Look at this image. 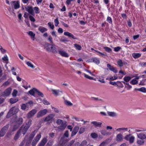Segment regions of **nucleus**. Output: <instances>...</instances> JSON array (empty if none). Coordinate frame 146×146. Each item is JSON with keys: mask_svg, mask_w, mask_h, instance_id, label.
Returning a JSON list of instances; mask_svg holds the SVG:
<instances>
[{"mask_svg": "<svg viewBox=\"0 0 146 146\" xmlns=\"http://www.w3.org/2000/svg\"><path fill=\"white\" fill-rule=\"evenodd\" d=\"M19 109L18 108L15 107H13L10 110L8 113L7 115V118L9 117L13 114L17 113Z\"/></svg>", "mask_w": 146, "mask_h": 146, "instance_id": "obj_1", "label": "nucleus"}, {"mask_svg": "<svg viewBox=\"0 0 146 146\" xmlns=\"http://www.w3.org/2000/svg\"><path fill=\"white\" fill-rule=\"evenodd\" d=\"M124 139L127 141H129L130 143H133L134 141L135 137L131 134H129L125 135Z\"/></svg>", "mask_w": 146, "mask_h": 146, "instance_id": "obj_2", "label": "nucleus"}, {"mask_svg": "<svg viewBox=\"0 0 146 146\" xmlns=\"http://www.w3.org/2000/svg\"><path fill=\"white\" fill-rule=\"evenodd\" d=\"M48 112V110L46 109H44L41 110L37 113L36 117L38 118L42 117L46 114Z\"/></svg>", "mask_w": 146, "mask_h": 146, "instance_id": "obj_3", "label": "nucleus"}, {"mask_svg": "<svg viewBox=\"0 0 146 146\" xmlns=\"http://www.w3.org/2000/svg\"><path fill=\"white\" fill-rule=\"evenodd\" d=\"M12 89L11 88L9 87L7 88L2 93V95L4 96H8L11 94Z\"/></svg>", "mask_w": 146, "mask_h": 146, "instance_id": "obj_4", "label": "nucleus"}, {"mask_svg": "<svg viewBox=\"0 0 146 146\" xmlns=\"http://www.w3.org/2000/svg\"><path fill=\"white\" fill-rule=\"evenodd\" d=\"M12 3L14 9H17L20 7V2L19 1H12Z\"/></svg>", "mask_w": 146, "mask_h": 146, "instance_id": "obj_5", "label": "nucleus"}, {"mask_svg": "<svg viewBox=\"0 0 146 146\" xmlns=\"http://www.w3.org/2000/svg\"><path fill=\"white\" fill-rule=\"evenodd\" d=\"M8 128V125L4 127L0 131V137H3L4 136Z\"/></svg>", "mask_w": 146, "mask_h": 146, "instance_id": "obj_6", "label": "nucleus"}, {"mask_svg": "<svg viewBox=\"0 0 146 146\" xmlns=\"http://www.w3.org/2000/svg\"><path fill=\"white\" fill-rule=\"evenodd\" d=\"M59 54L62 56L68 58L69 56L68 53L64 50H60L58 51Z\"/></svg>", "mask_w": 146, "mask_h": 146, "instance_id": "obj_7", "label": "nucleus"}, {"mask_svg": "<svg viewBox=\"0 0 146 146\" xmlns=\"http://www.w3.org/2000/svg\"><path fill=\"white\" fill-rule=\"evenodd\" d=\"M123 135L119 133L116 136V141L118 142H121L123 140Z\"/></svg>", "mask_w": 146, "mask_h": 146, "instance_id": "obj_8", "label": "nucleus"}, {"mask_svg": "<svg viewBox=\"0 0 146 146\" xmlns=\"http://www.w3.org/2000/svg\"><path fill=\"white\" fill-rule=\"evenodd\" d=\"M37 110L35 109H33L30 111L27 114V117L30 118L33 117L36 113Z\"/></svg>", "mask_w": 146, "mask_h": 146, "instance_id": "obj_9", "label": "nucleus"}, {"mask_svg": "<svg viewBox=\"0 0 146 146\" xmlns=\"http://www.w3.org/2000/svg\"><path fill=\"white\" fill-rule=\"evenodd\" d=\"M45 48L48 51H53V45L47 43L45 44Z\"/></svg>", "mask_w": 146, "mask_h": 146, "instance_id": "obj_10", "label": "nucleus"}, {"mask_svg": "<svg viewBox=\"0 0 146 146\" xmlns=\"http://www.w3.org/2000/svg\"><path fill=\"white\" fill-rule=\"evenodd\" d=\"M88 63L94 62L97 64H99L100 61L97 58H94L89 59L86 61Z\"/></svg>", "mask_w": 146, "mask_h": 146, "instance_id": "obj_11", "label": "nucleus"}, {"mask_svg": "<svg viewBox=\"0 0 146 146\" xmlns=\"http://www.w3.org/2000/svg\"><path fill=\"white\" fill-rule=\"evenodd\" d=\"M54 116V114H49L45 117L44 119V121L46 122L51 121Z\"/></svg>", "mask_w": 146, "mask_h": 146, "instance_id": "obj_12", "label": "nucleus"}, {"mask_svg": "<svg viewBox=\"0 0 146 146\" xmlns=\"http://www.w3.org/2000/svg\"><path fill=\"white\" fill-rule=\"evenodd\" d=\"M25 9L26 11H27L29 14L33 15L34 14V12L33 10V7L30 6H28L25 7Z\"/></svg>", "mask_w": 146, "mask_h": 146, "instance_id": "obj_13", "label": "nucleus"}, {"mask_svg": "<svg viewBox=\"0 0 146 146\" xmlns=\"http://www.w3.org/2000/svg\"><path fill=\"white\" fill-rule=\"evenodd\" d=\"M52 91L54 95L56 96L60 95L63 93L62 91H60L59 90L52 89Z\"/></svg>", "mask_w": 146, "mask_h": 146, "instance_id": "obj_14", "label": "nucleus"}, {"mask_svg": "<svg viewBox=\"0 0 146 146\" xmlns=\"http://www.w3.org/2000/svg\"><path fill=\"white\" fill-rule=\"evenodd\" d=\"M79 129V127L78 126H76L73 128L71 134V136H73L76 135L78 132Z\"/></svg>", "mask_w": 146, "mask_h": 146, "instance_id": "obj_15", "label": "nucleus"}, {"mask_svg": "<svg viewBox=\"0 0 146 146\" xmlns=\"http://www.w3.org/2000/svg\"><path fill=\"white\" fill-rule=\"evenodd\" d=\"M91 124L95 127H100L102 124V123L100 122L94 121H92L91 122Z\"/></svg>", "mask_w": 146, "mask_h": 146, "instance_id": "obj_16", "label": "nucleus"}, {"mask_svg": "<svg viewBox=\"0 0 146 146\" xmlns=\"http://www.w3.org/2000/svg\"><path fill=\"white\" fill-rule=\"evenodd\" d=\"M107 66L108 68L106 69V70H108L109 69L110 70L113 71L114 73H116L117 72V70L113 66L109 64H107Z\"/></svg>", "mask_w": 146, "mask_h": 146, "instance_id": "obj_17", "label": "nucleus"}, {"mask_svg": "<svg viewBox=\"0 0 146 146\" xmlns=\"http://www.w3.org/2000/svg\"><path fill=\"white\" fill-rule=\"evenodd\" d=\"M28 129L25 126L24 127V125H23L18 131H20L21 134L22 133L24 135L26 133Z\"/></svg>", "mask_w": 146, "mask_h": 146, "instance_id": "obj_18", "label": "nucleus"}, {"mask_svg": "<svg viewBox=\"0 0 146 146\" xmlns=\"http://www.w3.org/2000/svg\"><path fill=\"white\" fill-rule=\"evenodd\" d=\"M116 131L119 132H121L122 131L125 132L128 131V129L127 127H122L118 128H115V129Z\"/></svg>", "mask_w": 146, "mask_h": 146, "instance_id": "obj_19", "label": "nucleus"}, {"mask_svg": "<svg viewBox=\"0 0 146 146\" xmlns=\"http://www.w3.org/2000/svg\"><path fill=\"white\" fill-rule=\"evenodd\" d=\"M67 126L66 123L60 125L58 127V129L59 131H63L66 128Z\"/></svg>", "mask_w": 146, "mask_h": 146, "instance_id": "obj_20", "label": "nucleus"}, {"mask_svg": "<svg viewBox=\"0 0 146 146\" xmlns=\"http://www.w3.org/2000/svg\"><path fill=\"white\" fill-rule=\"evenodd\" d=\"M47 141V139L46 138H43L41 141L38 144L37 146H44Z\"/></svg>", "mask_w": 146, "mask_h": 146, "instance_id": "obj_21", "label": "nucleus"}, {"mask_svg": "<svg viewBox=\"0 0 146 146\" xmlns=\"http://www.w3.org/2000/svg\"><path fill=\"white\" fill-rule=\"evenodd\" d=\"M107 113L109 116L111 117H115L117 115V113L113 111H108Z\"/></svg>", "mask_w": 146, "mask_h": 146, "instance_id": "obj_22", "label": "nucleus"}, {"mask_svg": "<svg viewBox=\"0 0 146 146\" xmlns=\"http://www.w3.org/2000/svg\"><path fill=\"white\" fill-rule=\"evenodd\" d=\"M64 34V35L67 36L69 37H71L73 39H76L74 36L71 33L68 31L65 32Z\"/></svg>", "mask_w": 146, "mask_h": 146, "instance_id": "obj_23", "label": "nucleus"}, {"mask_svg": "<svg viewBox=\"0 0 146 146\" xmlns=\"http://www.w3.org/2000/svg\"><path fill=\"white\" fill-rule=\"evenodd\" d=\"M145 134L143 133H141L139 134H137V136L140 139H145Z\"/></svg>", "mask_w": 146, "mask_h": 146, "instance_id": "obj_24", "label": "nucleus"}, {"mask_svg": "<svg viewBox=\"0 0 146 146\" xmlns=\"http://www.w3.org/2000/svg\"><path fill=\"white\" fill-rule=\"evenodd\" d=\"M30 36L33 40H34L35 34L32 31H29L27 33Z\"/></svg>", "mask_w": 146, "mask_h": 146, "instance_id": "obj_25", "label": "nucleus"}, {"mask_svg": "<svg viewBox=\"0 0 146 146\" xmlns=\"http://www.w3.org/2000/svg\"><path fill=\"white\" fill-rule=\"evenodd\" d=\"M23 122V119L21 117L16 119L15 123L19 125L22 124Z\"/></svg>", "mask_w": 146, "mask_h": 146, "instance_id": "obj_26", "label": "nucleus"}, {"mask_svg": "<svg viewBox=\"0 0 146 146\" xmlns=\"http://www.w3.org/2000/svg\"><path fill=\"white\" fill-rule=\"evenodd\" d=\"M36 91H37V89L35 88H33L31 90H30L29 92V93L31 95L33 96H34V94L35 92H36Z\"/></svg>", "mask_w": 146, "mask_h": 146, "instance_id": "obj_27", "label": "nucleus"}, {"mask_svg": "<svg viewBox=\"0 0 146 146\" xmlns=\"http://www.w3.org/2000/svg\"><path fill=\"white\" fill-rule=\"evenodd\" d=\"M38 29L42 33H43L47 31V29L46 28L41 26H40L38 28Z\"/></svg>", "mask_w": 146, "mask_h": 146, "instance_id": "obj_28", "label": "nucleus"}, {"mask_svg": "<svg viewBox=\"0 0 146 146\" xmlns=\"http://www.w3.org/2000/svg\"><path fill=\"white\" fill-rule=\"evenodd\" d=\"M19 100L18 98H11L10 99V102L11 104H14Z\"/></svg>", "mask_w": 146, "mask_h": 146, "instance_id": "obj_29", "label": "nucleus"}, {"mask_svg": "<svg viewBox=\"0 0 146 146\" xmlns=\"http://www.w3.org/2000/svg\"><path fill=\"white\" fill-rule=\"evenodd\" d=\"M32 123V121L31 120H29L28 122L26 123L25 125V127L28 129L31 125Z\"/></svg>", "mask_w": 146, "mask_h": 146, "instance_id": "obj_30", "label": "nucleus"}, {"mask_svg": "<svg viewBox=\"0 0 146 146\" xmlns=\"http://www.w3.org/2000/svg\"><path fill=\"white\" fill-rule=\"evenodd\" d=\"M135 131L137 132H145L146 131V129L143 128H136L135 129Z\"/></svg>", "mask_w": 146, "mask_h": 146, "instance_id": "obj_31", "label": "nucleus"}, {"mask_svg": "<svg viewBox=\"0 0 146 146\" xmlns=\"http://www.w3.org/2000/svg\"><path fill=\"white\" fill-rule=\"evenodd\" d=\"M33 10L34 12H35L36 14H38L40 12L39 8L37 7H34L33 8Z\"/></svg>", "mask_w": 146, "mask_h": 146, "instance_id": "obj_32", "label": "nucleus"}, {"mask_svg": "<svg viewBox=\"0 0 146 146\" xmlns=\"http://www.w3.org/2000/svg\"><path fill=\"white\" fill-rule=\"evenodd\" d=\"M132 56L134 58H137L141 56V54L139 53H134L132 54Z\"/></svg>", "mask_w": 146, "mask_h": 146, "instance_id": "obj_33", "label": "nucleus"}, {"mask_svg": "<svg viewBox=\"0 0 146 146\" xmlns=\"http://www.w3.org/2000/svg\"><path fill=\"white\" fill-rule=\"evenodd\" d=\"M83 74L84 75V77L86 79H88L90 80H94V78L93 77H91L85 73H83Z\"/></svg>", "mask_w": 146, "mask_h": 146, "instance_id": "obj_34", "label": "nucleus"}, {"mask_svg": "<svg viewBox=\"0 0 146 146\" xmlns=\"http://www.w3.org/2000/svg\"><path fill=\"white\" fill-rule=\"evenodd\" d=\"M21 135V134L20 133V131H18L15 135L14 138V139L15 140H16L18 139Z\"/></svg>", "mask_w": 146, "mask_h": 146, "instance_id": "obj_35", "label": "nucleus"}, {"mask_svg": "<svg viewBox=\"0 0 146 146\" xmlns=\"http://www.w3.org/2000/svg\"><path fill=\"white\" fill-rule=\"evenodd\" d=\"M26 63L28 66L32 68H35L34 65L30 61L26 62Z\"/></svg>", "mask_w": 146, "mask_h": 146, "instance_id": "obj_36", "label": "nucleus"}, {"mask_svg": "<svg viewBox=\"0 0 146 146\" xmlns=\"http://www.w3.org/2000/svg\"><path fill=\"white\" fill-rule=\"evenodd\" d=\"M101 134L103 135H107L109 134V133L105 129L102 130L101 131Z\"/></svg>", "mask_w": 146, "mask_h": 146, "instance_id": "obj_37", "label": "nucleus"}, {"mask_svg": "<svg viewBox=\"0 0 146 146\" xmlns=\"http://www.w3.org/2000/svg\"><path fill=\"white\" fill-rule=\"evenodd\" d=\"M124 83L126 84V85L125 86V88H126L127 90L130 89L132 88V86L130 85L129 84H127L125 82H123Z\"/></svg>", "mask_w": 146, "mask_h": 146, "instance_id": "obj_38", "label": "nucleus"}, {"mask_svg": "<svg viewBox=\"0 0 146 146\" xmlns=\"http://www.w3.org/2000/svg\"><path fill=\"white\" fill-rule=\"evenodd\" d=\"M41 133H40L39 134L37 135L36 136L34 139L36 140L37 141H38L41 138Z\"/></svg>", "mask_w": 146, "mask_h": 146, "instance_id": "obj_39", "label": "nucleus"}, {"mask_svg": "<svg viewBox=\"0 0 146 146\" xmlns=\"http://www.w3.org/2000/svg\"><path fill=\"white\" fill-rule=\"evenodd\" d=\"M90 135L91 137L93 139L96 138L98 137V134L95 133H92Z\"/></svg>", "mask_w": 146, "mask_h": 146, "instance_id": "obj_40", "label": "nucleus"}, {"mask_svg": "<svg viewBox=\"0 0 146 146\" xmlns=\"http://www.w3.org/2000/svg\"><path fill=\"white\" fill-rule=\"evenodd\" d=\"M48 25L51 29H54V27L53 23L51 22H49L48 23Z\"/></svg>", "mask_w": 146, "mask_h": 146, "instance_id": "obj_41", "label": "nucleus"}, {"mask_svg": "<svg viewBox=\"0 0 146 146\" xmlns=\"http://www.w3.org/2000/svg\"><path fill=\"white\" fill-rule=\"evenodd\" d=\"M56 123L58 125H61L63 123H64L65 122H64L63 120L61 119H59L57 120L56 121Z\"/></svg>", "mask_w": 146, "mask_h": 146, "instance_id": "obj_42", "label": "nucleus"}, {"mask_svg": "<svg viewBox=\"0 0 146 146\" xmlns=\"http://www.w3.org/2000/svg\"><path fill=\"white\" fill-rule=\"evenodd\" d=\"M36 131H33L30 135L29 137V139H31L35 135Z\"/></svg>", "mask_w": 146, "mask_h": 146, "instance_id": "obj_43", "label": "nucleus"}, {"mask_svg": "<svg viewBox=\"0 0 146 146\" xmlns=\"http://www.w3.org/2000/svg\"><path fill=\"white\" fill-rule=\"evenodd\" d=\"M137 142L138 144L140 145H143L144 144V143L143 141L140 139H137Z\"/></svg>", "mask_w": 146, "mask_h": 146, "instance_id": "obj_44", "label": "nucleus"}, {"mask_svg": "<svg viewBox=\"0 0 146 146\" xmlns=\"http://www.w3.org/2000/svg\"><path fill=\"white\" fill-rule=\"evenodd\" d=\"M87 144V141L86 140H84L81 142L80 146H86Z\"/></svg>", "mask_w": 146, "mask_h": 146, "instance_id": "obj_45", "label": "nucleus"}, {"mask_svg": "<svg viewBox=\"0 0 146 146\" xmlns=\"http://www.w3.org/2000/svg\"><path fill=\"white\" fill-rule=\"evenodd\" d=\"M74 46L76 49L77 50H80L81 49V46L79 44H74Z\"/></svg>", "mask_w": 146, "mask_h": 146, "instance_id": "obj_46", "label": "nucleus"}, {"mask_svg": "<svg viewBox=\"0 0 146 146\" xmlns=\"http://www.w3.org/2000/svg\"><path fill=\"white\" fill-rule=\"evenodd\" d=\"M17 93L18 91L17 90L15 89L14 90L12 93V95L13 96L16 97L17 95Z\"/></svg>", "mask_w": 146, "mask_h": 146, "instance_id": "obj_47", "label": "nucleus"}, {"mask_svg": "<svg viewBox=\"0 0 146 146\" xmlns=\"http://www.w3.org/2000/svg\"><path fill=\"white\" fill-rule=\"evenodd\" d=\"M138 90L144 93L146 92V88L144 87H142L138 89Z\"/></svg>", "mask_w": 146, "mask_h": 146, "instance_id": "obj_48", "label": "nucleus"}, {"mask_svg": "<svg viewBox=\"0 0 146 146\" xmlns=\"http://www.w3.org/2000/svg\"><path fill=\"white\" fill-rule=\"evenodd\" d=\"M117 64L120 67L122 66L123 65V63L121 60H119L117 62Z\"/></svg>", "mask_w": 146, "mask_h": 146, "instance_id": "obj_49", "label": "nucleus"}, {"mask_svg": "<svg viewBox=\"0 0 146 146\" xmlns=\"http://www.w3.org/2000/svg\"><path fill=\"white\" fill-rule=\"evenodd\" d=\"M116 85L119 87L123 88V84L121 83V82L117 81L116 82Z\"/></svg>", "mask_w": 146, "mask_h": 146, "instance_id": "obj_50", "label": "nucleus"}, {"mask_svg": "<svg viewBox=\"0 0 146 146\" xmlns=\"http://www.w3.org/2000/svg\"><path fill=\"white\" fill-rule=\"evenodd\" d=\"M65 103L66 105L68 106H72V104L70 101L68 100H65Z\"/></svg>", "mask_w": 146, "mask_h": 146, "instance_id": "obj_51", "label": "nucleus"}, {"mask_svg": "<svg viewBox=\"0 0 146 146\" xmlns=\"http://www.w3.org/2000/svg\"><path fill=\"white\" fill-rule=\"evenodd\" d=\"M54 23L56 27H57L58 26V25L59 23L58 18H57L56 19H54Z\"/></svg>", "mask_w": 146, "mask_h": 146, "instance_id": "obj_52", "label": "nucleus"}, {"mask_svg": "<svg viewBox=\"0 0 146 146\" xmlns=\"http://www.w3.org/2000/svg\"><path fill=\"white\" fill-rule=\"evenodd\" d=\"M85 130V129L84 127H81L80 128V129L79 131V133L80 134L83 133Z\"/></svg>", "mask_w": 146, "mask_h": 146, "instance_id": "obj_53", "label": "nucleus"}, {"mask_svg": "<svg viewBox=\"0 0 146 146\" xmlns=\"http://www.w3.org/2000/svg\"><path fill=\"white\" fill-rule=\"evenodd\" d=\"M138 81L135 78L132 80L131 82V83L133 85L137 84Z\"/></svg>", "mask_w": 146, "mask_h": 146, "instance_id": "obj_54", "label": "nucleus"}, {"mask_svg": "<svg viewBox=\"0 0 146 146\" xmlns=\"http://www.w3.org/2000/svg\"><path fill=\"white\" fill-rule=\"evenodd\" d=\"M131 79V78L130 76H126L123 78L124 80L126 82L129 81Z\"/></svg>", "mask_w": 146, "mask_h": 146, "instance_id": "obj_55", "label": "nucleus"}, {"mask_svg": "<svg viewBox=\"0 0 146 146\" xmlns=\"http://www.w3.org/2000/svg\"><path fill=\"white\" fill-rule=\"evenodd\" d=\"M28 108V107L27 106V105L25 104H22L21 105V108L23 110H25L26 108Z\"/></svg>", "mask_w": 146, "mask_h": 146, "instance_id": "obj_56", "label": "nucleus"}, {"mask_svg": "<svg viewBox=\"0 0 146 146\" xmlns=\"http://www.w3.org/2000/svg\"><path fill=\"white\" fill-rule=\"evenodd\" d=\"M117 77L116 76V75H114L113 76H111L110 77V80H115L117 78Z\"/></svg>", "mask_w": 146, "mask_h": 146, "instance_id": "obj_57", "label": "nucleus"}, {"mask_svg": "<svg viewBox=\"0 0 146 146\" xmlns=\"http://www.w3.org/2000/svg\"><path fill=\"white\" fill-rule=\"evenodd\" d=\"M0 50L1 52L3 54L5 53L6 52V50L3 49L2 46L0 45Z\"/></svg>", "mask_w": 146, "mask_h": 146, "instance_id": "obj_58", "label": "nucleus"}, {"mask_svg": "<svg viewBox=\"0 0 146 146\" xmlns=\"http://www.w3.org/2000/svg\"><path fill=\"white\" fill-rule=\"evenodd\" d=\"M38 141L35 139L33 141L32 143V145L33 146H35Z\"/></svg>", "mask_w": 146, "mask_h": 146, "instance_id": "obj_59", "label": "nucleus"}, {"mask_svg": "<svg viewBox=\"0 0 146 146\" xmlns=\"http://www.w3.org/2000/svg\"><path fill=\"white\" fill-rule=\"evenodd\" d=\"M104 48L106 51L108 52H109L111 50V49L110 48L107 47H104Z\"/></svg>", "mask_w": 146, "mask_h": 146, "instance_id": "obj_60", "label": "nucleus"}, {"mask_svg": "<svg viewBox=\"0 0 146 146\" xmlns=\"http://www.w3.org/2000/svg\"><path fill=\"white\" fill-rule=\"evenodd\" d=\"M43 103L44 104L46 105H48L50 104V103H49L47 101L45 100H43Z\"/></svg>", "mask_w": 146, "mask_h": 146, "instance_id": "obj_61", "label": "nucleus"}, {"mask_svg": "<svg viewBox=\"0 0 146 146\" xmlns=\"http://www.w3.org/2000/svg\"><path fill=\"white\" fill-rule=\"evenodd\" d=\"M29 18L30 20L33 22H34L35 21V19L31 15H30L29 16Z\"/></svg>", "mask_w": 146, "mask_h": 146, "instance_id": "obj_62", "label": "nucleus"}, {"mask_svg": "<svg viewBox=\"0 0 146 146\" xmlns=\"http://www.w3.org/2000/svg\"><path fill=\"white\" fill-rule=\"evenodd\" d=\"M2 59L3 60L5 61H7L8 60V57L6 55H5Z\"/></svg>", "mask_w": 146, "mask_h": 146, "instance_id": "obj_63", "label": "nucleus"}, {"mask_svg": "<svg viewBox=\"0 0 146 146\" xmlns=\"http://www.w3.org/2000/svg\"><path fill=\"white\" fill-rule=\"evenodd\" d=\"M121 48L120 46H118L114 48V50L116 52H117L120 50Z\"/></svg>", "mask_w": 146, "mask_h": 146, "instance_id": "obj_64", "label": "nucleus"}]
</instances>
